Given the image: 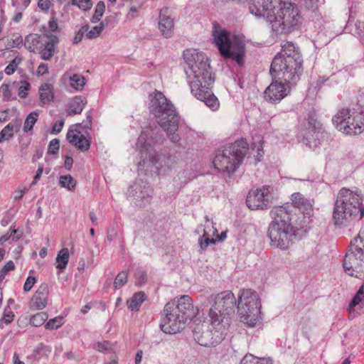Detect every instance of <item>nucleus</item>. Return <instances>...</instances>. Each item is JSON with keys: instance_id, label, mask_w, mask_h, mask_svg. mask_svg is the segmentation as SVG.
<instances>
[{"instance_id": "1", "label": "nucleus", "mask_w": 364, "mask_h": 364, "mask_svg": "<svg viewBox=\"0 0 364 364\" xmlns=\"http://www.w3.org/2000/svg\"><path fill=\"white\" fill-rule=\"evenodd\" d=\"M183 58L188 65L184 69L191 93L212 110H217L220 104L209 88L215 78L208 58L196 49H187L183 52Z\"/></svg>"}, {"instance_id": "2", "label": "nucleus", "mask_w": 364, "mask_h": 364, "mask_svg": "<svg viewBox=\"0 0 364 364\" xmlns=\"http://www.w3.org/2000/svg\"><path fill=\"white\" fill-rule=\"evenodd\" d=\"M250 6V12L256 16H265L275 34L289 33L301 22V16L295 4L281 0H265L262 4L255 0Z\"/></svg>"}, {"instance_id": "3", "label": "nucleus", "mask_w": 364, "mask_h": 364, "mask_svg": "<svg viewBox=\"0 0 364 364\" xmlns=\"http://www.w3.org/2000/svg\"><path fill=\"white\" fill-rule=\"evenodd\" d=\"M272 222L269 223L267 236L271 245L281 250H287L295 237L292 220L296 218L292 207L286 204L274 206L270 210Z\"/></svg>"}, {"instance_id": "4", "label": "nucleus", "mask_w": 364, "mask_h": 364, "mask_svg": "<svg viewBox=\"0 0 364 364\" xmlns=\"http://www.w3.org/2000/svg\"><path fill=\"white\" fill-rule=\"evenodd\" d=\"M269 73L271 76L296 85L303 73V60L299 48L291 42L285 43L272 60Z\"/></svg>"}, {"instance_id": "5", "label": "nucleus", "mask_w": 364, "mask_h": 364, "mask_svg": "<svg viewBox=\"0 0 364 364\" xmlns=\"http://www.w3.org/2000/svg\"><path fill=\"white\" fill-rule=\"evenodd\" d=\"M198 311L188 295L175 298L165 305L160 328L166 334L177 333L185 328L188 321L197 316Z\"/></svg>"}, {"instance_id": "6", "label": "nucleus", "mask_w": 364, "mask_h": 364, "mask_svg": "<svg viewBox=\"0 0 364 364\" xmlns=\"http://www.w3.org/2000/svg\"><path fill=\"white\" fill-rule=\"evenodd\" d=\"M149 100V111L156 118L158 124L173 143H178L181 136L177 132L180 116L174 105L159 91L150 94Z\"/></svg>"}, {"instance_id": "7", "label": "nucleus", "mask_w": 364, "mask_h": 364, "mask_svg": "<svg viewBox=\"0 0 364 364\" xmlns=\"http://www.w3.org/2000/svg\"><path fill=\"white\" fill-rule=\"evenodd\" d=\"M363 197L358 191L343 188L340 190L333 213V220L336 226L346 225L353 218L364 216Z\"/></svg>"}, {"instance_id": "8", "label": "nucleus", "mask_w": 364, "mask_h": 364, "mask_svg": "<svg viewBox=\"0 0 364 364\" xmlns=\"http://www.w3.org/2000/svg\"><path fill=\"white\" fill-rule=\"evenodd\" d=\"M210 327L207 328L200 322L196 323L192 328L193 337L200 346L205 347L215 346L220 343L225 337L227 330L230 326V318L219 319L214 311L209 313Z\"/></svg>"}, {"instance_id": "9", "label": "nucleus", "mask_w": 364, "mask_h": 364, "mask_svg": "<svg viewBox=\"0 0 364 364\" xmlns=\"http://www.w3.org/2000/svg\"><path fill=\"white\" fill-rule=\"evenodd\" d=\"M248 150L246 140H237L229 146L219 149L213 164L215 168L220 171L232 173L242 164Z\"/></svg>"}, {"instance_id": "10", "label": "nucleus", "mask_w": 364, "mask_h": 364, "mask_svg": "<svg viewBox=\"0 0 364 364\" xmlns=\"http://www.w3.org/2000/svg\"><path fill=\"white\" fill-rule=\"evenodd\" d=\"M332 122L346 134H358L364 131V106L357 104L352 109L342 108L332 118Z\"/></svg>"}, {"instance_id": "11", "label": "nucleus", "mask_w": 364, "mask_h": 364, "mask_svg": "<svg viewBox=\"0 0 364 364\" xmlns=\"http://www.w3.org/2000/svg\"><path fill=\"white\" fill-rule=\"evenodd\" d=\"M261 302L257 293L252 289H243L238 298L237 313L240 321L254 327L261 320Z\"/></svg>"}, {"instance_id": "12", "label": "nucleus", "mask_w": 364, "mask_h": 364, "mask_svg": "<svg viewBox=\"0 0 364 364\" xmlns=\"http://www.w3.org/2000/svg\"><path fill=\"white\" fill-rule=\"evenodd\" d=\"M214 41L220 52L225 58L235 60L238 65L244 63L245 43L237 36L230 38V33L225 30H215L213 33Z\"/></svg>"}, {"instance_id": "13", "label": "nucleus", "mask_w": 364, "mask_h": 364, "mask_svg": "<svg viewBox=\"0 0 364 364\" xmlns=\"http://www.w3.org/2000/svg\"><path fill=\"white\" fill-rule=\"evenodd\" d=\"M208 301L213 304L209 312L215 311L220 320L225 318H230L231 320L230 316L235 312L236 306V299L232 291H225L216 295H211Z\"/></svg>"}, {"instance_id": "14", "label": "nucleus", "mask_w": 364, "mask_h": 364, "mask_svg": "<svg viewBox=\"0 0 364 364\" xmlns=\"http://www.w3.org/2000/svg\"><path fill=\"white\" fill-rule=\"evenodd\" d=\"M325 137V132L322 125L314 114L308 115V125L303 134L302 142L309 148H316Z\"/></svg>"}, {"instance_id": "15", "label": "nucleus", "mask_w": 364, "mask_h": 364, "mask_svg": "<svg viewBox=\"0 0 364 364\" xmlns=\"http://www.w3.org/2000/svg\"><path fill=\"white\" fill-rule=\"evenodd\" d=\"M272 196L269 187L251 190L246 198V203L252 210H264L270 207Z\"/></svg>"}, {"instance_id": "16", "label": "nucleus", "mask_w": 364, "mask_h": 364, "mask_svg": "<svg viewBox=\"0 0 364 364\" xmlns=\"http://www.w3.org/2000/svg\"><path fill=\"white\" fill-rule=\"evenodd\" d=\"M272 77V83L264 91V98L269 102L277 103L289 94L291 87L295 85L287 83L284 80L273 76Z\"/></svg>"}, {"instance_id": "17", "label": "nucleus", "mask_w": 364, "mask_h": 364, "mask_svg": "<svg viewBox=\"0 0 364 364\" xmlns=\"http://www.w3.org/2000/svg\"><path fill=\"white\" fill-rule=\"evenodd\" d=\"M343 267L346 274L358 277V274L364 272V252L348 249L343 259Z\"/></svg>"}, {"instance_id": "18", "label": "nucleus", "mask_w": 364, "mask_h": 364, "mask_svg": "<svg viewBox=\"0 0 364 364\" xmlns=\"http://www.w3.org/2000/svg\"><path fill=\"white\" fill-rule=\"evenodd\" d=\"M161 132L156 126L155 129L149 127L141 132L136 144V148L141 152H149L153 145L161 141Z\"/></svg>"}, {"instance_id": "19", "label": "nucleus", "mask_w": 364, "mask_h": 364, "mask_svg": "<svg viewBox=\"0 0 364 364\" xmlns=\"http://www.w3.org/2000/svg\"><path fill=\"white\" fill-rule=\"evenodd\" d=\"M127 194L129 197L133 198L137 202L141 201V203H144L151 200L153 195V189L148 183L139 180L130 186L128 188Z\"/></svg>"}, {"instance_id": "20", "label": "nucleus", "mask_w": 364, "mask_h": 364, "mask_svg": "<svg viewBox=\"0 0 364 364\" xmlns=\"http://www.w3.org/2000/svg\"><path fill=\"white\" fill-rule=\"evenodd\" d=\"M59 43V38L54 34L46 33V38L42 43V47L38 50L41 58L43 60H50L55 54V47Z\"/></svg>"}, {"instance_id": "21", "label": "nucleus", "mask_w": 364, "mask_h": 364, "mask_svg": "<svg viewBox=\"0 0 364 364\" xmlns=\"http://www.w3.org/2000/svg\"><path fill=\"white\" fill-rule=\"evenodd\" d=\"M174 22L168 7L161 9L159 14V28L165 38H170L173 33Z\"/></svg>"}, {"instance_id": "22", "label": "nucleus", "mask_w": 364, "mask_h": 364, "mask_svg": "<svg viewBox=\"0 0 364 364\" xmlns=\"http://www.w3.org/2000/svg\"><path fill=\"white\" fill-rule=\"evenodd\" d=\"M48 292V284L46 283L41 284L31 299V306L36 309H44L47 304Z\"/></svg>"}, {"instance_id": "23", "label": "nucleus", "mask_w": 364, "mask_h": 364, "mask_svg": "<svg viewBox=\"0 0 364 364\" xmlns=\"http://www.w3.org/2000/svg\"><path fill=\"white\" fill-rule=\"evenodd\" d=\"M68 141L81 151H87L90 147V140L80 132L68 131L66 135Z\"/></svg>"}, {"instance_id": "24", "label": "nucleus", "mask_w": 364, "mask_h": 364, "mask_svg": "<svg viewBox=\"0 0 364 364\" xmlns=\"http://www.w3.org/2000/svg\"><path fill=\"white\" fill-rule=\"evenodd\" d=\"M291 204L294 208H298L304 215L311 216L312 213V204L300 193H294L291 195Z\"/></svg>"}, {"instance_id": "25", "label": "nucleus", "mask_w": 364, "mask_h": 364, "mask_svg": "<svg viewBox=\"0 0 364 364\" xmlns=\"http://www.w3.org/2000/svg\"><path fill=\"white\" fill-rule=\"evenodd\" d=\"M46 34L43 36L38 35L36 33H31L26 37L25 39V47L31 53L38 52L41 47H42V43L46 38Z\"/></svg>"}, {"instance_id": "26", "label": "nucleus", "mask_w": 364, "mask_h": 364, "mask_svg": "<svg viewBox=\"0 0 364 364\" xmlns=\"http://www.w3.org/2000/svg\"><path fill=\"white\" fill-rule=\"evenodd\" d=\"M21 127V121L18 119H16L9 123L1 132H0V143L3 141L9 140L11 139L14 133H17Z\"/></svg>"}, {"instance_id": "27", "label": "nucleus", "mask_w": 364, "mask_h": 364, "mask_svg": "<svg viewBox=\"0 0 364 364\" xmlns=\"http://www.w3.org/2000/svg\"><path fill=\"white\" fill-rule=\"evenodd\" d=\"M87 104V100L82 96H75L69 103L68 115L73 116L80 114Z\"/></svg>"}, {"instance_id": "28", "label": "nucleus", "mask_w": 364, "mask_h": 364, "mask_svg": "<svg viewBox=\"0 0 364 364\" xmlns=\"http://www.w3.org/2000/svg\"><path fill=\"white\" fill-rule=\"evenodd\" d=\"M39 98L42 104H48L53 101L54 93L53 86L48 83H44L39 87Z\"/></svg>"}, {"instance_id": "29", "label": "nucleus", "mask_w": 364, "mask_h": 364, "mask_svg": "<svg viewBox=\"0 0 364 364\" xmlns=\"http://www.w3.org/2000/svg\"><path fill=\"white\" fill-rule=\"evenodd\" d=\"M146 299V294L144 291H139L135 293L132 297L127 301V306L132 311H137L142 303Z\"/></svg>"}, {"instance_id": "30", "label": "nucleus", "mask_w": 364, "mask_h": 364, "mask_svg": "<svg viewBox=\"0 0 364 364\" xmlns=\"http://www.w3.org/2000/svg\"><path fill=\"white\" fill-rule=\"evenodd\" d=\"M69 250L68 248L60 250L55 258L56 268L60 269H65L69 261Z\"/></svg>"}, {"instance_id": "31", "label": "nucleus", "mask_w": 364, "mask_h": 364, "mask_svg": "<svg viewBox=\"0 0 364 364\" xmlns=\"http://www.w3.org/2000/svg\"><path fill=\"white\" fill-rule=\"evenodd\" d=\"M359 304H361L360 306V309L364 306V286L360 287L350 303L348 307L350 313H352L354 311V308Z\"/></svg>"}, {"instance_id": "32", "label": "nucleus", "mask_w": 364, "mask_h": 364, "mask_svg": "<svg viewBox=\"0 0 364 364\" xmlns=\"http://www.w3.org/2000/svg\"><path fill=\"white\" fill-rule=\"evenodd\" d=\"M107 239L110 242L117 240L121 247H124V240L122 235L119 234L114 226H110L107 228Z\"/></svg>"}, {"instance_id": "33", "label": "nucleus", "mask_w": 364, "mask_h": 364, "mask_svg": "<svg viewBox=\"0 0 364 364\" xmlns=\"http://www.w3.org/2000/svg\"><path fill=\"white\" fill-rule=\"evenodd\" d=\"M240 364H273L270 358H259L252 354L246 355L241 360Z\"/></svg>"}, {"instance_id": "34", "label": "nucleus", "mask_w": 364, "mask_h": 364, "mask_svg": "<svg viewBox=\"0 0 364 364\" xmlns=\"http://www.w3.org/2000/svg\"><path fill=\"white\" fill-rule=\"evenodd\" d=\"M349 250H353L355 252H364V231L360 232L350 242Z\"/></svg>"}, {"instance_id": "35", "label": "nucleus", "mask_w": 364, "mask_h": 364, "mask_svg": "<svg viewBox=\"0 0 364 364\" xmlns=\"http://www.w3.org/2000/svg\"><path fill=\"white\" fill-rule=\"evenodd\" d=\"M59 184L63 188L69 191H73L76 187V181L71 175L60 176L59 178Z\"/></svg>"}, {"instance_id": "36", "label": "nucleus", "mask_w": 364, "mask_h": 364, "mask_svg": "<svg viewBox=\"0 0 364 364\" xmlns=\"http://www.w3.org/2000/svg\"><path fill=\"white\" fill-rule=\"evenodd\" d=\"M70 85L76 90H81L85 85V79L81 75L74 74L70 77Z\"/></svg>"}, {"instance_id": "37", "label": "nucleus", "mask_w": 364, "mask_h": 364, "mask_svg": "<svg viewBox=\"0 0 364 364\" xmlns=\"http://www.w3.org/2000/svg\"><path fill=\"white\" fill-rule=\"evenodd\" d=\"M105 9V2L100 1L95 7V13L92 16L90 21L92 23H95L100 21L102 17Z\"/></svg>"}, {"instance_id": "38", "label": "nucleus", "mask_w": 364, "mask_h": 364, "mask_svg": "<svg viewBox=\"0 0 364 364\" xmlns=\"http://www.w3.org/2000/svg\"><path fill=\"white\" fill-rule=\"evenodd\" d=\"M38 117V113L37 112H32L27 116L23 126V131L25 132H29L33 129V127L36 122Z\"/></svg>"}, {"instance_id": "39", "label": "nucleus", "mask_w": 364, "mask_h": 364, "mask_svg": "<svg viewBox=\"0 0 364 364\" xmlns=\"http://www.w3.org/2000/svg\"><path fill=\"white\" fill-rule=\"evenodd\" d=\"M48 315L46 312H39L32 316L30 322L33 326H41L48 319Z\"/></svg>"}, {"instance_id": "40", "label": "nucleus", "mask_w": 364, "mask_h": 364, "mask_svg": "<svg viewBox=\"0 0 364 364\" xmlns=\"http://www.w3.org/2000/svg\"><path fill=\"white\" fill-rule=\"evenodd\" d=\"M105 26L104 21H102L100 25L94 26L90 31H87L86 33V38L88 39H93L98 37L102 32Z\"/></svg>"}, {"instance_id": "41", "label": "nucleus", "mask_w": 364, "mask_h": 364, "mask_svg": "<svg viewBox=\"0 0 364 364\" xmlns=\"http://www.w3.org/2000/svg\"><path fill=\"white\" fill-rule=\"evenodd\" d=\"M128 273L126 271L119 272L114 282V287L115 289H119L123 287L127 282Z\"/></svg>"}, {"instance_id": "42", "label": "nucleus", "mask_w": 364, "mask_h": 364, "mask_svg": "<svg viewBox=\"0 0 364 364\" xmlns=\"http://www.w3.org/2000/svg\"><path fill=\"white\" fill-rule=\"evenodd\" d=\"M14 318V312L9 309H5L4 315L0 320V328H3V323L9 324L11 323Z\"/></svg>"}, {"instance_id": "43", "label": "nucleus", "mask_w": 364, "mask_h": 364, "mask_svg": "<svg viewBox=\"0 0 364 364\" xmlns=\"http://www.w3.org/2000/svg\"><path fill=\"white\" fill-rule=\"evenodd\" d=\"M198 242L202 250H205L209 245L215 244V241L213 238H210L205 232L198 239Z\"/></svg>"}, {"instance_id": "44", "label": "nucleus", "mask_w": 364, "mask_h": 364, "mask_svg": "<svg viewBox=\"0 0 364 364\" xmlns=\"http://www.w3.org/2000/svg\"><path fill=\"white\" fill-rule=\"evenodd\" d=\"M72 4L85 11L90 10L92 6L91 0H72Z\"/></svg>"}, {"instance_id": "45", "label": "nucleus", "mask_w": 364, "mask_h": 364, "mask_svg": "<svg viewBox=\"0 0 364 364\" xmlns=\"http://www.w3.org/2000/svg\"><path fill=\"white\" fill-rule=\"evenodd\" d=\"M63 325V317H55L49 320L45 325L46 329H57Z\"/></svg>"}, {"instance_id": "46", "label": "nucleus", "mask_w": 364, "mask_h": 364, "mask_svg": "<svg viewBox=\"0 0 364 364\" xmlns=\"http://www.w3.org/2000/svg\"><path fill=\"white\" fill-rule=\"evenodd\" d=\"M60 149V141L58 139H52L48 147V153L50 154H57Z\"/></svg>"}, {"instance_id": "47", "label": "nucleus", "mask_w": 364, "mask_h": 364, "mask_svg": "<svg viewBox=\"0 0 364 364\" xmlns=\"http://www.w3.org/2000/svg\"><path fill=\"white\" fill-rule=\"evenodd\" d=\"M89 28H90V27L88 25H85L82 27H81V28L75 34V36L73 38V43L74 44H77V43H80L82 41L84 35L86 36V33L87 32Z\"/></svg>"}, {"instance_id": "48", "label": "nucleus", "mask_w": 364, "mask_h": 364, "mask_svg": "<svg viewBox=\"0 0 364 364\" xmlns=\"http://www.w3.org/2000/svg\"><path fill=\"white\" fill-rule=\"evenodd\" d=\"M136 284L141 286L146 282V273L144 270H138L135 274Z\"/></svg>"}, {"instance_id": "49", "label": "nucleus", "mask_w": 364, "mask_h": 364, "mask_svg": "<svg viewBox=\"0 0 364 364\" xmlns=\"http://www.w3.org/2000/svg\"><path fill=\"white\" fill-rule=\"evenodd\" d=\"M23 43V38L22 37L18 34L14 33L12 35L11 38V41L9 42V45L11 48L18 47L20 45H21Z\"/></svg>"}, {"instance_id": "50", "label": "nucleus", "mask_w": 364, "mask_h": 364, "mask_svg": "<svg viewBox=\"0 0 364 364\" xmlns=\"http://www.w3.org/2000/svg\"><path fill=\"white\" fill-rule=\"evenodd\" d=\"M0 92L2 94L4 101H8L11 99V92L9 85L3 84L0 87Z\"/></svg>"}, {"instance_id": "51", "label": "nucleus", "mask_w": 364, "mask_h": 364, "mask_svg": "<svg viewBox=\"0 0 364 364\" xmlns=\"http://www.w3.org/2000/svg\"><path fill=\"white\" fill-rule=\"evenodd\" d=\"M15 269V264L13 261L10 260L7 262L3 268L0 270V274L5 278L6 274L9 271H12Z\"/></svg>"}, {"instance_id": "52", "label": "nucleus", "mask_w": 364, "mask_h": 364, "mask_svg": "<svg viewBox=\"0 0 364 364\" xmlns=\"http://www.w3.org/2000/svg\"><path fill=\"white\" fill-rule=\"evenodd\" d=\"M30 2L31 0H12L13 6L20 10L26 9L29 5Z\"/></svg>"}, {"instance_id": "53", "label": "nucleus", "mask_w": 364, "mask_h": 364, "mask_svg": "<svg viewBox=\"0 0 364 364\" xmlns=\"http://www.w3.org/2000/svg\"><path fill=\"white\" fill-rule=\"evenodd\" d=\"M36 277H32V276H28L26 280L24 285H23V290L25 291H29L32 289V287L34 285V284L36 283Z\"/></svg>"}, {"instance_id": "54", "label": "nucleus", "mask_w": 364, "mask_h": 364, "mask_svg": "<svg viewBox=\"0 0 364 364\" xmlns=\"http://www.w3.org/2000/svg\"><path fill=\"white\" fill-rule=\"evenodd\" d=\"M29 86V83L25 81L23 85L19 87L18 95L21 98H25L28 95L27 91Z\"/></svg>"}, {"instance_id": "55", "label": "nucleus", "mask_w": 364, "mask_h": 364, "mask_svg": "<svg viewBox=\"0 0 364 364\" xmlns=\"http://www.w3.org/2000/svg\"><path fill=\"white\" fill-rule=\"evenodd\" d=\"M64 125V119H60L59 121L55 122L52 127V134H58L61 132Z\"/></svg>"}, {"instance_id": "56", "label": "nucleus", "mask_w": 364, "mask_h": 364, "mask_svg": "<svg viewBox=\"0 0 364 364\" xmlns=\"http://www.w3.org/2000/svg\"><path fill=\"white\" fill-rule=\"evenodd\" d=\"M17 232V230L15 229L10 228V230L7 232L5 235H2L0 237V245H4V242H6L7 240H9L11 237L12 234H16Z\"/></svg>"}, {"instance_id": "57", "label": "nucleus", "mask_w": 364, "mask_h": 364, "mask_svg": "<svg viewBox=\"0 0 364 364\" xmlns=\"http://www.w3.org/2000/svg\"><path fill=\"white\" fill-rule=\"evenodd\" d=\"M17 65L15 63V60H14L11 63H9L5 68L4 72L6 75L13 74L16 70Z\"/></svg>"}, {"instance_id": "58", "label": "nucleus", "mask_w": 364, "mask_h": 364, "mask_svg": "<svg viewBox=\"0 0 364 364\" xmlns=\"http://www.w3.org/2000/svg\"><path fill=\"white\" fill-rule=\"evenodd\" d=\"M50 0H39L38 2V7L46 11L50 9Z\"/></svg>"}, {"instance_id": "59", "label": "nucleus", "mask_w": 364, "mask_h": 364, "mask_svg": "<svg viewBox=\"0 0 364 364\" xmlns=\"http://www.w3.org/2000/svg\"><path fill=\"white\" fill-rule=\"evenodd\" d=\"M318 0H303V5L308 9L316 8Z\"/></svg>"}, {"instance_id": "60", "label": "nucleus", "mask_w": 364, "mask_h": 364, "mask_svg": "<svg viewBox=\"0 0 364 364\" xmlns=\"http://www.w3.org/2000/svg\"><path fill=\"white\" fill-rule=\"evenodd\" d=\"M43 167L42 165H39L38 166V168L36 171V173L34 176V178H33V182L31 183V186H34L36 184L37 181L41 178V175H42V173H43Z\"/></svg>"}, {"instance_id": "61", "label": "nucleus", "mask_w": 364, "mask_h": 364, "mask_svg": "<svg viewBox=\"0 0 364 364\" xmlns=\"http://www.w3.org/2000/svg\"><path fill=\"white\" fill-rule=\"evenodd\" d=\"M37 73L38 75H43L48 73V65L45 63H41L37 70Z\"/></svg>"}, {"instance_id": "62", "label": "nucleus", "mask_w": 364, "mask_h": 364, "mask_svg": "<svg viewBox=\"0 0 364 364\" xmlns=\"http://www.w3.org/2000/svg\"><path fill=\"white\" fill-rule=\"evenodd\" d=\"M92 114H91V112H88L87 113V118H86V120L84 121L82 123L84 124V127L85 129H91L92 128Z\"/></svg>"}, {"instance_id": "63", "label": "nucleus", "mask_w": 364, "mask_h": 364, "mask_svg": "<svg viewBox=\"0 0 364 364\" xmlns=\"http://www.w3.org/2000/svg\"><path fill=\"white\" fill-rule=\"evenodd\" d=\"M108 345H109V343L107 341H104L102 343H97L96 344V348L97 350L104 353L107 350Z\"/></svg>"}, {"instance_id": "64", "label": "nucleus", "mask_w": 364, "mask_h": 364, "mask_svg": "<svg viewBox=\"0 0 364 364\" xmlns=\"http://www.w3.org/2000/svg\"><path fill=\"white\" fill-rule=\"evenodd\" d=\"M257 154L255 157V163H258L262 161L264 155V151L262 145L257 146Z\"/></svg>"}]
</instances>
